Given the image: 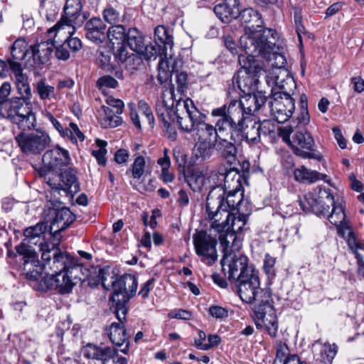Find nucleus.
Returning a JSON list of instances; mask_svg holds the SVG:
<instances>
[{
    "mask_svg": "<svg viewBox=\"0 0 364 364\" xmlns=\"http://www.w3.org/2000/svg\"><path fill=\"white\" fill-rule=\"evenodd\" d=\"M173 87L166 88L156 104L157 117L171 140L177 137L176 124L182 132L189 133L196 129L200 119L205 118L191 99L178 100L175 103Z\"/></svg>",
    "mask_w": 364,
    "mask_h": 364,
    "instance_id": "obj_1",
    "label": "nucleus"
},
{
    "mask_svg": "<svg viewBox=\"0 0 364 364\" xmlns=\"http://www.w3.org/2000/svg\"><path fill=\"white\" fill-rule=\"evenodd\" d=\"M70 161L67 150L58 146L46 151L42 158L43 166L39 169V175L45 178L49 186L55 191H63L73 194L80 191V183L74 169L68 168L57 173L67 166Z\"/></svg>",
    "mask_w": 364,
    "mask_h": 364,
    "instance_id": "obj_2",
    "label": "nucleus"
},
{
    "mask_svg": "<svg viewBox=\"0 0 364 364\" xmlns=\"http://www.w3.org/2000/svg\"><path fill=\"white\" fill-rule=\"evenodd\" d=\"M245 26V34L240 38L241 48L245 52H255L262 49V40L271 36L275 40L277 33L274 30L264 28L261 14L256 10L248 8L239 11L238 17Z\"/></svg>",
    "mask_w": 364,
    "mask_h": 364,
    "instance_id": "obj_3",
    "label": "nucleus"
},
{
    "mask_svg": "<svg viewBox=\"0 0 364 364\" xmlns=\"http://www.w3.org/2000/svg\"><path fill=\"white\" fill-rule=\"evenodd\" d=\"M238 62L241 66L232 78V85L244 95L257 91L259 73L263 71V63L249 53L240 54Z\"/></svg>",
    "mask_w": 364,
    "mask_h": 364,
    "instance_id": "obj_4",
    "label": "nucleus"
},
{
    "mask_svg": "<svg viewBox=\"0 0 364 364\" xmlns=\"http://www.w3.org/2000/svg\"><path fill=\"white\" fill-rule=\"evenodd\" d=\"M267 101V97L261 91L245 94L240 100H231L222 107L233 124L240 127L242 121H247L258 112Z\"/></svg>",
    "mask_w": 364,
    "mask_h": 364,
    "instance_id": "obj_5",
    "label": "nucleus"
},
{
    "mask_svg": "<svg viewBox=\"0 0 364 364\" xmlns=\"http://www.w3.org/2000/svg\"><path fill=\"white\" fill-rule=\"evenodd\" d=\"M210 115L218 118L215 126L205 122V118H203L195 129L196 135L199 141L216 144L219 138H224L229 134L233 123L225 112V108L222 106L213 109Z\"/></svg>",
    "mask_w": 364,
    "mask_h": 364,
    "instance_id": "obj_6",
    "label": "nucleus"
},
{
    "mask_svg": "<svg viewBox=\"0 0 364 364\" xmlns=\"http://www.w3.org/2000/svg\"><path fill=\"white\" fill-rule=\"evenodd\" d=\"M113 293L110 298L118 320H124L127 312L126 303L135 295L138 287L136 277L124 274L112 282Z\"/></svg>",
    "mask_w": 364,
    "mask_h": 364,
    "instance_id": "obj_7",
    "label": "nucleus"
},
{
    "mask_svg": "<svg viewBox=\"0 0 364 364\" xmlns=\"http://www.w3.org/2000/svg\"><path fill=\"white\" fill-rule=\"evenodd\" d=\"M27 100L21 97H13L0 105V114L26 131L36 125L35 113L30 107L24 105Z\"/></svg>",
    "mask_w": 364,
    "mask_h": 364,
    "instance_id": "obj_8",
    "label": "nucleus"
},
{
    "mask_svg": "<svg viewBox=\"0 0 364 364\" xmlns=\"http://www.w3.org/2000/svg\"><path fill=\"white\" fill-rule=\"evenodd\" d=\"M299 201L304 211L311 212L319 217H326L331 208L336 205L330 189L321 187H318L315 193H308L300 197Z\"/></svg>",
    "mask_w": 364,
    "mask_h": 364,
    "instance_id": "obj_9",
    "label": "nucleus"
},
{
    "mask_svg": "<svg viewBox=\"0 0 364 364\" xmlns=\"http://www.w3.org/2000/svg\"><path fill=\"white\" fill-rule=\"evenodd\" d=\"M206 176L208 189H210L208 196H210L211 193L215 191L216 198L225 199L226 188L235 190L240 186L241 176L235 170L227 171L225 168H223L221 171H211L206 173Z\"/></svg>",
    "mask_w": 364,
    "mask_h": 364,
    "instance_id": "obj_10",
    "label": "nucleus"
},
{
    "mask_svg": "<svg viewBox=\"0 0 364 364\" xmlns=\"http://www.w3.org/2000/svg\"><path fill=\"white\" fill-rule=\"evenodd\" d=\"M234 284L237 287L240 298L247 304L259 305L262 299L269 300L270 298L269 294L260 288L258 271Z\"/></svg>",
    "mask_w": 364,
    "mask_h": 364,
    "instance_id": "obj_11",
    "label": "nucleus"
},
{
    "mask_svg": "<svg viewBox=\"0 0 364 364\" xmlns=\"http://www.w3.org/2000/svg\"><path fill=\"white\" fill-rule=\"evenodd\" d=\"M291 148L293 152L303 159H315L321 161L323 156L314 148L315 141L311 134L304 128L298 127L294 133Z\"/></svg>",
    "mask_w": 364,
    "mask_h": 364,
    "instance_id": "obj_12",
    "label": "nucleus"
},
{
    "mask_svg": "<svg viewBox=\"0 0 364 364\" xmlns=\"http://www.w3.org/2000/svg\"><path fill=\"white\" fill-rule=\"evenodd\" d=\"M223 272L228 276L230 282L235 283L250 274L257 272L252 265L248 264V258L242 254L234 255L226 258L225 261L221 259Z\"/></svg>",
    "mask_w": 364,
    "mask_h": 364,
    "instance_id": "obj_13",
    "label": "nucleus"
},
{
    "mask_svg": "<svg viewBox=\"0 0 364 364\" xmlns=\"http://www.w3.org/2000/svg\"><path fill=\"white\" fill-rule=\"evenodd\" d=\"M196 252L203 262L210 266L218 259L216 239L206 231L196 232L193 237Z\"/></svg>",
    "mask_w": 364,
    "mask_h": 364,
    "instance_id": "obj_14",
    "label": "nucleus"
},
{
    "mask_svg": "<svg viewBox=\"0 0 364 364\" xmlns=\"http://www.w3.org/2000/svg\"><path fill=\"white\" fill-rule=\"evenodd\" d=\"M16 141L24 154H37L46 148L50 138L46 132L36 130L30 134L21 132L16 136Z\"/></svg>",
    "mask_w": 364,
    "mask_h": 364,
    "instance_id": "obj_15",
    "label": "nucleus"
},
{
    "mask_svg": "<svg viewBox=\"0 0 364 364\" xmlns=\"http://www.w3.org/2000/svg\"><path fill=\"white\" fill-rule=\"evenodd\" d=\"M82 7L80 0H67L64 7V14L53 27L48 30V33H53L56 29L60 32L65 28L69 29L70 34L73 33L75 31V26L79 23L78 18L80 16Z\"/></svg>",
    "mask_w": 364,
    "mask_h": 364,
    "instance_id": "obj_16",
    "label": "nucleus"
},
{
    "mask_svg": "<svg viewBox=\"0 0 364 364\" xmlns=\"http://www.w3.org/2000/svg\"><path fill=\"white\" fill-rule=\"evenodd\" d=\"M270 114L278 123H284L290 119L295 110L293 97H282L279 93H272L268 102Z\"/></svg>",
    "mask_w": 364,
    "mask_h": 364,
    "instance_id": "obj_17",
    "label": "nucleus"
},
{
    "mask_svg": "<svg viewBox=\"0 0 364 364\" xmlns=\"http://www.w3.org/2000/svg\"><path fill=\"white\" fill-rule=\"evenodd\" d=\"M267 309L272 311V308L268 299H262L259 301V305L254 306V312L258 321H261L262 323H256L257 327H261L262 325L265 327L269 335L275 338L278 331V321L277 318L274 313L267 315Z\"/></svg>",
    "mask_w": 364,
    "mask_h": 364,
    "instance_id": "obj_18",
    "label": "nucleus"
},
{
    "mask_svg": "<svg viewBox=\"0 0 364 364\" xmlns=\"http://www.w3.org/2000/svg\"><path fill=\"white\" fill-rule=\"evenodd\" d=\"M240 127L237 124H231L230 133L235 141L241 142L245 140L249 144L254 145L259 142L260 134L257 127V122L252 121H242Z\"/></svg>",
    "mask_w": 364,
    "mask_h": 364,
    "instance_id": "obj_19",
    "label": "nucleus"
},
{
    "mask_svg": "<svg viewBox=\"0 0 364 364\" xmlns=\"http://www.w3.org/2000/svg\"><path fill=\"white\" fill-rule=\"evenodd\" d=\"M30 48L31 55L27 60L26 65L28 68H39L48 62L54 49V44L51 40L48 39L31 46Z\"/></svg>",
    "mask_w": 364,
    "mask_h": 364,
    "instance_id": "obj_20",
    "label": "nucleus"
},
{
    "mask_svg": "<svg viewBox=\"0 0 364 364\" xmlns=\"http://www.w3.org/2000/svg\"><path fill=\"white\" fill-rule=\"evenodd\" d=\"M264 46H262V49H258L255 52H245L250 55H253L255 58L257 55H261L262 58L267 59L269 65L274 68H277L278 73L281 70H285L284 66L287 63L286 58L284 55L274 51L275 43L269 39V36L262 40Z\"/></svg>",
    "mask_w": 364,
    "mask_h": 364,
    "instance_id": "obj_21",
    "label": "nucleus"
},
{
    "mask_svg": "<svg viewBox=\"0 0 364 364\" xmlns=\"http://www.w3.org/2000/svg\"><path fill=\"white\" fill-rule=\"evenodd\" d=\"M216 193L213 191L206 200V214L208 220H220L228 223L231 218V213L226 209L225 199L216 198Z\"/></svg>",
    "mask_w": 364,
    "mask_h": 364,
    "instance_id": "obj_22",
    "label": "nucleus"
},
{
    "mask_svg": "<svg viewBox=\"0 0 364 364\" xmlns=\"http://www.w3.org/2000/svg\"><path fill=\"white\" fill-rule=\"evenodd\" d=\"M275 86L272 90V93H279L282 97H293L296 90V84L287 70H281L279 73H274Z\"/></svg>",
    "mask_w": 364,
    "mask_h": 364,
    "instance_id": "obj_23",
    "label": "nucleus"
},
{
    "mask_svg": "<svg viewBox=\"0 0 364 364\" xmlns=\"http://www.w3.org/2000/svg\"><path fill=\"white\" fill-rule=\"evenodd\" d=\"M63 279V272L53 273L43 277L36 288L41 291L55 289L62 294L71 292V285L64 284Z\"/></svg>",
    "mask_w": 364,
    "mask_h": 364,
    "instance_id": "obj_24",
    "label": "nucleus"
},
{
    "mask_svg": "<svg viewBox=\"0 0 364 364\" xmlns=\"http://www.w3.org/2000/svg\"><path fill=\"white\" fill-rule=\"evenodd\" d=\"M9 68L14 73L16 84L21 98L25 100H30L31 97V90L28 80V77L23 73L21 65L18 61L11 59L7 60Z\"/></svg>",
    "mask_w": 364,
    "mask_h": 364,
    "instance_id": "obj_25",
    "label": "nucleus"
},
{
    "mask_svg": "<svg viewBox=\"0 0 364 364\" xmlns=\"http://www.w3.org/2000/svg\"><path fill=\"white\" fill-rule=\"evenodd\" d=\"M240 3L238 0H223L214 7V13L223 23H228L238 17Z\"/></svg>",
    "mask_w": 364,
    "mask_h": 364,
    "instance_id": "obj_26",
    "label": "nucleus"
},
{
    "mask_svg": "<svg viewBox=\"0 0 364 364\" xmlns=\"http://www.w3.org/2000/svg\"><path fill=\"white\" fill-rule=\"evenodd\" d=\"M124 320H119V322H113L109 327L108 336L111 342L117 346H122L125 343V346L119 350L124 354L129 352V341L127 336L125 326L124 325Z\"/></svg>",
    "mask_w": 364,
    "mask_h": 364,
    "instance_id": "obj_27",
    "label": "nucleus"
},
{
    "mask_svg": "<svg viewBox=\"0 0 364 364\" xmlns=\"http://www.w3.org/2000/svg\"><path fill=\"white\" fill-rule=\"evenodd\" d=\"M75 220V215L68 208L56 210L55 217L50 225V232L55 237L65 230Z\"/></svg>",
    "mask_w": 364,
    "mask_h": 364,
    "instance_id": "obj_28",
    "label": "nucleus"
},
{
    "mask_svg": "<svg viewBox=\"0 0 364 364\" xmlns=\"http://www.w3.org/2000/svg\"><path fill=\"white\" fill-rule=\"evenodd\" d=\"M86 37L95 43L104 42L107 37L106 25L100 18H92L85 26Z\"/></svg>",
    "mask_w": 364,
    "mask_h": 364,
    "instance_id": "obj_29",
    "label": "nucleus"
},
{
    "mask_svg": "<svg viewBox=\"0 0 364 364\" xmlns=\"http://www.w3.org/2000/svg\"><path fill=\"white\" fill-rule=\"evenodd\" d=\"M219 240L223 252V261L237 255L235 252L240 251L242 245V240L234 232L220 235Z\"/></svg>",
    "mask_w": 364,
    "mask_h": 364,
    "instance_id": "obj_30",
    "label": "nucleus"
},
{
    "mask_svg": "<svg viewBox=\"0 0 364 364\" xmlns=\"http://www.w3.org/2000/svg\"><path fill=\"white\" fill-rule=\"evenodd\" d=\"M48 230V225L46 223L40 222L36 225L30 226L25 229L23 235L24 241L27 243L38 245L40 250H43L45 242V234Z\"/></svg>",
    "mask_w": 364,
    "mask_h": 364,
    "instance_id": "obj_31",
    "label": "nucleus"
},
{
    "mask_svg": "<svg viewBox=\"0 0 364 364\" xmlns=\"http://www.w3.org/2000/svg\"><path fill=\"white\" fill-rule=\"evenodd\" d=\"M294 178L295 181L303 183H313L318 181L323 180L328 183V176L321 173L316 171L307 168L305 166H301L294 171Z\"/></svg>",
    "mask_w": 364,
    "mask_h": 364,
    "instance_id": "obj_32",
    "label": "nucleus"
},
{
    "mask_svg": "<svg viewBox=\"0 0 364 364\" xmlns=\"http://www.w3.org/2000/svg\"><path fill=\"white\" fill-rule=\"evenodd\" d=\"M72 257L70 255L59 251L54 250L52 254V261L48 263V267L53 273L67 272L69 265L72 264Z\"/></svg>",
    "mask_w": 364,
    "mask_h": 364,
    "instance_id": "obj_33",
    "label": "nucleus"
},
{
    "mask_svg": "<svg viewBox=\"0 0 364 364\" xmlns=\"http://www.w3.org/2000/svg\"><path fill=\"white\" fill-rule=\"evenodd\" d=\"M181 65V60L179 59L170 58L169 60H166L161 58L158 65V80L162 84L168 80L171 77V74L178 73V67Z\"/></svg>",
    "mask_w": 364,
    "mask_h": 364,
    "instance_id": "obj_34",
    "label": "nucleus"
},
{
    "mask_svg": "<svg viewBox=\"0 0 364 364\" xmlns=\"http://www.w3.org/2000/svg\"><path fill=\"white\" fill-rule=\"evenodd\" d=\"M121 114H117L112 109L105 105L102 106L99 116V123L104 129L115 128L122 123Z\"/></svg>",
    "mask_w": 364,
    "mask_h": 364,
    "instance_id": "obj_35",
    "label": "nucleus"
},
{
    "mask_svg": "<svg viewBox=\"0 0 364 364\" xmlns=\"http://www.w3.org/2000/svg\"><path fill=\"white\" fill-rule=\"evenodd\" d=\"M226 200L225 202V208L227 210L232 209L236 210L239 212V209H243V190L242 182L240 181V186L235 190H231L230 188L225 189Z\"/></svg>",
    "mask_w": 364,
    "mask_h": 364,
    "instance_id": "obj_36",
    "label": "nucleus"
},
{
    "mask_svg": "<svg viewBox=\"0 0 364 364\" xmlns=\"http://www.w3.org/2000/svg\"><path fill=\"white\" fill-rule=\"evenodd\" d=\"M187 183L190 188L195 192H200L208 190L206 173L199 168H194L187 177Z\"/></svg>",
    "mask_w": 364,
    "mask_h": 364,
    "instance_id": "obj_37",
    "label": "nucleus"
},
{
    "mask_svg": "<svg viewBox=\"0 0 364 364\" xmlns=\"http://www.w3.org/2000/svg\"><path fill=\"white\" fill-rule=\"evenodd\" d=\"M236 143H240V141H235L231 136V134L229 133L227 136L224 138H219L215 146L219 151H222L224 157L228 161H230L231 160L235 159L237 152L235 146Z\"/></svg>",
    "mask_w": 364,
    "mask_h": 364,
    "instance_id": "obj_38",
    "label": "nucleus"
},
{
    "mask_svg": "<svg viewBox=\"0 0 364 364\" xmlns=\"http://www.w3.org/2000/svg\"><path fill=\"white\" fill-rule=\"evenodd\" d=\"M250 211V210L245 211L243 209L240 208L239 212H237V216H235V214H231L230 220L228 222L229 230L225 231V233L234 232L236 235L238 232H241L247 222Z\"/></svg>",
    "mask_w": 364,
    "mask_h": 364,
    "instance_id": "obj_39",
    "label": "nucleus"
},
{
    "mask_svg": "<svg viewBox=\"0 0 364 364\" xmlns=\"http://www.w3.org/2000/svg\"><path fill=\"white\" fill-rule=\"evenodd\" d=\"M154 42L164 48L171 50L173 46V38L168 30L162 25L156 26L154 29Z\"/></svg>",
    "mask_w": 364,
    "mask_h": 364,
    "instance_id": "obj_40",
    "label": "nucleus"
},
{
    "mask_svg": "<svg viewBox=\"0 0 364 364\" xmlns=\"http://www.w3.org/2000/svg\"><path fill=\"white\" fill-rule=\"evenodd\" d=\"M347 243L353 253L355 255L359 266L364 267V242L357 239L350 229H348Z\"/></svg>",
    "mask_w": 364,
    "mask_h": 364,
    "instance_id": "obj_41",
    "label": "nucleus"
},
{
    "mask_svg": "<svg viewBox=\"0 0 364 364\" xmlns=\"http://www.w3.org/2000/svg\"><path fill=\"white\" fill-rule=\"evenodd\" d=\"M125 45L128 46L132 50L139 53L144 49V36L136 28H129L127 31Z\"/></svg>",
    "mask_w": 364,
    "mask_h": 364,
    "instance_id": "obj_42",
    "label": "nucleus"
},
{
    "mask_svg": "<svg viewBox=\"0 0 364 364\" xmlns=\"http://www.w3.org/2000/svg\"><path fill=\"white\" fill-rule=\"evenodd\" d=\"M68 267L67 272L76 284L78 281H85L90 277V270L74 257Z\"/></svg>",
    "mask_w": 364,
    "mask_h": 364,
    "instance_id": "obj_43",
    "label": "nucleus"
},
{
    "mask_svg": "<svg viewBox=\"0 0 364 364\" xmlns=\"http://www.w3.org/2000/svg\"><path fill=\"white\" fill-rule=\"evenodd\" d=\"M84 357L103 361L111 353L110 347L101 348L93 344H87L82 350Z\"/></svg>",
    "mask_w": 364,
    "mask_h": 364,
    "instance_id": "obj_44",
    "label": "nucleus"
},
{
    "mask_svg": "<svg viewBox=\"0 0 364 364\" xmlns=\"http://www.w3.org/2000/svg\"><path fill=\"white\" fill-rule=\"evenodd\" d=\"M127 31L124 26L113 25L107 30V37L112 44H125Z\"/></svg>",
    "mask_w": 364,
    "mask_h": 364,
    "instance_id": "obj_45",
    "label": "nucleus"
},
{
    "mask_svg": "<svg viewBox=\"0 0 364 364\" xmlns=\"http://www.w3.org/2000/svg\"><path fill=\"white\" fill-rule=\"evenodd\" d=\"M337 346L335 344L325 343L321 348L316 360L321 364H332L337 353Z\"/></svg>",
    "mask_w": 364,
    "mask_h": 364,
    "instance_id": "obj_46",
    "label": "nucleus"
},
{
    "mask_svg": "<svg viewBox=\"0 0 364 364\" xmlns=\"http://www.w3.org/2000/svg\"><path fill=\"white\" fill-rule=\"evenodd\" d=\"M16 250L18 255L23 256V265L26 264L33 265L35 263H39L36 252L30 245L25 243V242L17 245Z\"/></svg>",
    "mask_w": 364,
    "mask_h": 364,
    "instance_id": "obj_47",
    "label": "nucleus"
},
{
    "mask_svg": "<svg viewBox=\"0 0 364 364\" xmlns=\"http://www.w3.org/2000/svg\"><path fill=\"white\" fill-rule=\"evenodd\" d=\"M35 89L40 99L42 100L57 99L55 87L46 84L44 80H41L37 82L35 85Z\"/></svg>",
    "mask_w": 364,
    "mask_h": 364,
    "instance_id": "obj_48",
    "label": "nucleus"
},
{
    "mask_svg": "<svg viewBox=\"0 0 364 364\" xmlns=\"http://www.w3.org/2000/svg\"><path fill=\"white\" fill-rule=\"evenodd\" d=\"M139 53H141L146 60H155L157 57L166 58L168 55L167 51L164 48L156 43H150L146 46H144L143 50Z\"/></svg>",
    "mask_w": 364,
    "mask_h": 364,
    "instance_id": "obj_49",
    "label": "nucleus"
},
{
    "mask_svg": "<svg viewBox=\"0 0 364 364\" xmlns=\"http://www.w3.org/2000/svg\"><path fill=\"white\" fill-rule=\"evenodd\" d=\"M74 33L75 31L70 34L68 28H65V30L60 32H58V30L56 29L55 32L48 33V35L50 38L52 36L55 38L58 34H67L68 36L66 39L64 41V43L66 44L68 48H70L73 52H76L82 48V44L81 41L78 38L73 37Z\"/></svg>",
    "mask_w": 364,
    "mask_h": 364,
    "instance_id": "obj_50",
    "label": "nucleus"
},
{
    "mask_svg": "<svg viewBox=\"0 0 364 364\" xmlns=\"http://www.w3.org/2000/svg\"><path fill=\"white\" fill-rule=\"evenodd\" d=\"M326 217H328L329 222L336 227H343L346 225V214L343 207L340 205H335Z\"/></svg>",
    "mask_w": 364,
    "mask_h": 364,
    "instance_id": "obj_51",
    "label": "nucleus"
},
{
    "mask_svg": "<svg viewBox=\"0 0 364 364\" xmlns=\"http://www.w3.org/2000/svg\"><path fill=\"white\" fill-rule=\"evenodd\" d=\"M30 51L26 49V42L24 39H17L11 47V55L13 60H20L24 59Z\"/></svg>",
    "mask_w": 364,
    "mask_h": 364,
    "instance_id": "obj_52",
    "label": "nucleus"
},
{
    "mask_svg": "<svg viewBox=\"0 0 364 364\" xmlns=\"http://www.w3.org/2000/svg\"><path fill=\"white\" fill-rule=\"evenodd\" d=\"M216 144L198 140L196 144V156L206 160L211 156V150Z\"/></svg>",
    "mask_w": 364,
    "mask_h": 364,
    "instance_id": "obj_53",
    "label": "nucleus"
},
{
    "mask_svg": "<svg viewBox=\"0 0 364 364\" xmlns=\"http://www.w3.org/2000/svg\"><path fill=\"white\" fill-rule=\"evenodd\" d=\"M43 268V266L39 265V263H35V264L33 265L26 264L23 265V272L28 279L37 281L41 277Z\"/></svg>",
    "mask_w": 364,
    "mask_h": 364,
    "instance_id": "obj_54",
    "label": "nucleus"
},
{
    "mask_svg": "<svg viewBox=\"0 0 364 364\" xmlns=\"http://www.w3.org/2000/svg\"><path fill=\"white\" fill-rule=\"evenodd\" d=\"M59 11V6L53 1H46L41 5V13L44 14L46 19L50 22L55 19Z\"/></svg>",
    "mask_w": 364,
    "mask_h": 364,
    "instance_id": "obj_55",
    "label": "nucleus"
},
{
    "mask_svg": "<svg viewBox=\"0 0 364 364\" xmlns=\"http://www.w3.org/2000/svg\"><path fill=\"white\" fill-rule=\"evenodd\" d=\"M66 136L73 143H77V139L80 141H83L85 140V135L80 130L78 126L74 122H70L69 124V127L65 129L63 137Z\"/></svg>",
    "mask_w": 364,
    "mask_h": 364,
    "instance_id": "obj_56",
    "label": "nucleus"
},
{
    "mask_svg": "<svg viewBox=\"0 0 364 364\" xmlns=\"http://www.w3.org/2000/svg\"><path fill=\"white\" fill-rule=\"evenodd\" d=\"M146 166L145 159L142 156H138L132 165V175L135 179H139L144 173Z\"/></svg>",
    "mask_w": 364,
    "mask_h": 364,
    "instance_id": "obj_57",
    "label": "nucleus"
},
{
    "mask_svg": "<svg viewBox=\"0 0 364 364\" xmlns=\"http://www.w3.org/2000/svg\"><path fill=\"white\" fill-rule=\"evenodd\" d=\"M277 258L267 253L264 256L263 269L269 279H273L276 275L275 264Z\"/></svg>",
    "mask_w": 364,
    "mask_h": 364,
    "instance_id": "obj_58",
    "label": "nucleus"
},
{
    "mask_svg": "<svg viewBox=\"0 0 364 364\" xmlns=\"http://www.w3.org/2000/svg\"><path fill=\"white\" fill-rule=\"evenodd\" d=\"M96 144L98 149L92 151V155L96 158L100 164L105 165L106 163L105 154L107 153L106 146L107 142L102 139H96Z\"/></svg>",
    "mask_w": 364,
    "mask_h": 364,
    "instance_id": "obj_59",
    "label": "nucleus"
},
{
    "mask_svg": "<svg viewBox=\"0 0 364 364\" xmlns=\"http://www.w3.org/2000/svg\"><path fill=\"white\" fill-rule=\"evenodd\" d=\"M96 85L100 90L116 88L118 86V82L114 77L106 75L100 77L97 80Z\"/></svg>",
    "mask_w": 364,
    "mask_h": 364,
    "instance_id": "obj_60",
    "label": "nucleus"
},
{
    "mask_svg": "<svg viewBox=\"0 0 364 364\" xmlns=\"http://www.w3.org/2000/svg\"><path fill=\"white\" fill-rule=\"evenodd\" d=\"M291 355L287 346L281 343L277 346L276 358L273 364H282L284 363L285 360L288 359Z\"/></svg>",
    "mask_w": 364,
    "mask_h": 364,
    "instance_id": "obj_61",
    "label": "nucleus"
},
{
    "mask_svg": "<svg viewBox=\"0 0 364 364\" xmlns=\"http://www.w3.org/2000/svg\"><path fill=\"white\" fill-rule=\"evenodd\" d=\"M111 353L102 361L103 364H127L125 358L119 356L116 348L110 347Z\"/></svg>",
    "mask_w": 364,
    "mask_h": 364,
    "instance_id": "obj_62",
    "label": "nucleus"
},
{
    "mask_svg": "<svg viewBox=\"0 0 364 364\" xmlns=\"http://www.w3.org/2000/svg\"><path fill=\"white\" fill-rule=\"evenodd\" d=\"M209 222L210 223V232H214L219 236L225 233V231L229 230L228 223L220 220H209Z\"/></svg>",
    "mask_w": 364,
    "mask_h": 364,
    "instance_id": "obj_63",
    "label": "nucleus"
},
{
    "mask_svg": "<svg viewBox=\"0 0 364 364\" xmlns=\"http://www.w3.org/2000/svg\"><path fill=\"white\" fill-rule=\"evenodd\" d=\"M103 17L107 23L115 24L119 21L120 14L114 8L108 7L104 10Z\"/></svg>",
    "mask_w": 364,
    "mask_h": 364,
    "instance_id": "obj_64",
    "label": "nucleus"
}]
</instances>
